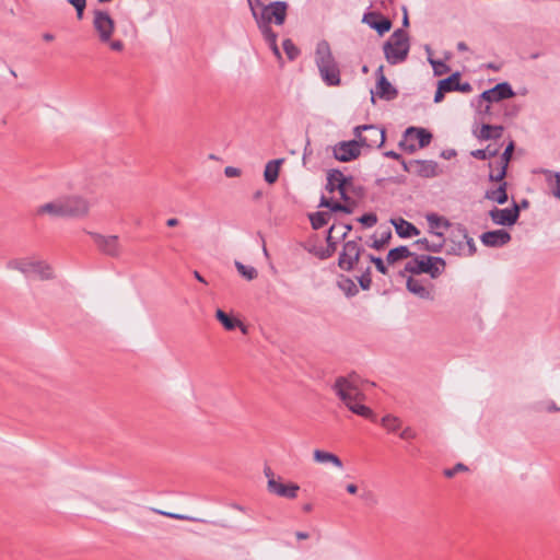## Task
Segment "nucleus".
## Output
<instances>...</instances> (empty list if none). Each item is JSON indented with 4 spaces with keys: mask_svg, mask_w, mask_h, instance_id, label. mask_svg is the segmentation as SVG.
Returning <instances> with one entry per match:
<instances>
[{
    "mask_svg": "<svg viewBox=\"0 0 560 560\" xmlns=\"http://www.w3.org/2000/svg\"><path fill=\"white\" fill-rule=\"evenodd\" d=\"M252 14L258 28L277 58H280V48L277 45L278 35L271 30V23L280 25V1L265 3L262 0H247Z\"/></svg>",
    "mask_w": 560,
    "mask_h": 560,
    "instance_id": "nucleus-1",
    "label": "nucleus"
},
{
    "mask_svg": "<svg viewBox=\"0 0 560 560\" xmlns=\"http://www.w3.org/2000/svg\"><path fill=\"white\" fill-rule=\"evenodd\" d=\"M332 390L350 411L360 417L374 420L375 415L373 410L363 405L365 399L364 393L353 380L346 376L337 377L332 385Z\"/></svg>",
    "mask_w": 560,
    "mask_h": 560,
    "instance_id": "nucleus-2",
    "label": "nucleus"
},
{
    "mask_svg": "<svg viewBox=\"0 0 560 560\" xmlns=\"http://www.w3.org/2000/svg\"><path fill=\"white\" fill-rule=\"evenodd\" d=\"M315 61L320 77L327 85L336 86L340 84V71L327 42L322 40L317 44Z\"/></svg>",
    "mask_w": 560,
    "mask_h": 560,
    "instance_id": "nucleus-3",
    "label": "nucleus"
},
{
    "mask_svg": "<svg viewBox=\"0 0 560 560\" xmlns=\"http://www.w3.org/2000/svg\"><path fill=\"white\" fill-rule=\"evenodd\" d=\"M410 50L409 36L402 28H397L383 45L386 61L392 65L402 63Z\"/></svg>",
    "mask_w": 560,
    "mask_h": 560,
    "instance_id": "nucleus-4",
    "label": "nucleus"
},
{
    "mask_svg": "<svg viewBox=\"0 0 560 560\" xmlns=\"http://www.w3.org/2000/svg\"><path fill=\"white\" fill-rule=\"evenodd\" d=\"M352 192L361 194V188H355L353 180H351V185H343L336 190L338 197L335 195L331 197L322 196L319 207L328 208L331 212L340 211L350 214L358 205L357 200L351 196Z\"/></svg>",
    "mask_w": 560,
    "mask_h": 560,
    "instance_id": "nucleus-5",
    "label": "nucleus"
},
{
    "mask_svg": "<svg viewBox=\"0 0 560 560\" xmlns=\"http://www.w3.org/2000/svg\"><path fill=\"white\" fill-rule=\"evenodd\" d=\"M404 270L412 275L428 273L435 279L445 270V260L435 256L415 255Z\"/></svg>",
    "mask_w": 560,
    "mask_h": 560,
    "instance_id": "nucleus-6",
    "label": "nucleus"
},
{
    "mask_svg": "<svg viewBox=\"0 0 560 560\" xmlns=\"http://www.w3.org/2000/svg\"><path fill=\"white\" fill-rule=\"evenodd\" d=\"M432 135L424 128L408 127L399 141V147L408 152L413 153L418 149L425 148L430 144Z\"/></svg>",
    "mask_w": 560,
    "mask_h": 560,
    "instance_id": "nucleus-7",
    "label": "nucleus"
},
{
    "mask_svg": "<svg viewBox=\"0 0 560 560\" xmlns=\"http://www.w3.org/2000/svg\"><path fill=\"white\" fill-rule=\"evenodd\" d=\"M360 147L380 148L385 142V130L374 125H363L354 128Z\"/></svg>",
    "mask_w": 560,
    "mask_h": 560,
    "instance_id": "nucleus-8",
    "label": "nucleus"
},
{
    "mask_svg": "<svg viewBox=\"0 0 560 560\" xmlns=\"http://www.w3.org/2000/svg\"><path fill=\"white\" fill-rule=\"evenodd\" d=\"M8 268L19 270L26 277L37 275L43 280L52 278L51 268L43 261L11 260L8 262Z\"/></svg>",
    "mask_w": 560,
    "mask_h": 560,
    "instance_id": "nucleus-9",
    "label": "nucleus"
},
{
    "mask_svg": "<svg viewBox=\"0 0 560 560\" xmlns=\"http://www.w3.org/2000/svg\"><path fill=\"white\" fill-rule=\"evenodd\" d=\"M93 15V27L98 35L100 42L109 43L115 31L114 20L108 12L103 10H95Z\"/></svg>",
    "mask_w": 560,
    "mask_h": 560,
    "instance_id": "nucleus-10",
    "label": "nucleus"
},
{
    "mask_svg": "<svg viewBox=\"0 0 560 560\" xmlns=\"http://www.w3.org/2000/svg\"><path fill=\"white\" fill-rule=\"evenodd\" d=\"M63 218H83L89 213L90 203L80 196L61 198Z\"/></svg>",
    "mask_w": 560,
    "mask_h": 560,
    "instance_id": "nucleus-11",
    "label": "nucleus"
},
{
    "mask_svg": "<svg viewBox=\"0 0 560 560\" xmlns=\"http://www.w3.org/2000/svg\"><path fill=\"white\" fill-rule=\"evenodd\" d=\"M89 234L93 238L98 250L104 255L114 258H118L121 255L122 247L119 243V237L117 235L106 236L95 232H90Z\"/></svg>",
    "mask_w": 560,
    "mask_h": 560,
    "instance_id": "nucleus-12",
    "label": "nucleus"
},
{
    "mask_svg": "<svg viewBox=\"0 0 560 560\" xmlns=\"http://www.w3.org/2000/svg\"><path fill=\"white\" fill-rule=\"evenodd\" d=\"M362 247L357 241H349L343 244L342 252L339 255L338 266L346 271L353 269L359 261Z\"/></svg>",
    "mask_w": 560,
    "mask_h": 560,
    "instance_id": "nucleus-13",
    "label": "nucleus"
},
{
    "mask_svg": "<svg viewBox=\"0 0 560 560\" xmlns=\"http://www.w3.org/2000/svg\"><path fill=\"white\" fill-rule=\"evenodd\" d=\"M514 96V92L508 82L498 83L492 89L482 92L479 97L486 103H499L502 100Z\"/></svg>",
    "mask_w": 560,
    "mask_h": 560,
    "instance_id": "nucleus-14",
    "label": "nucleus"
},
{
    "mask_svg": "<svg viewBox=\"0 0 560 560\" xmlns=\"http://www.w3.org/2000/svg\"><path fill=\"white\" fill-rule=\"evenodd\" d=\"M360 144L358 140L339 142L334 147V155L341 162H349L360 155Z\"/></svg>",
    "mask_w": 560,
    "mask_h": 560,
    "instance_id": "nucleus-15",
    "label": "nucleus"
},
{
    "mask_svg": "<svg viewBox=\"0 0 560 560\" xmlns=\"http://www.w3.org/2000/svg\"><path fill=\"white\" fill-rule=\"evenodd\" d=\"M489 215L493 223L498 225H512L517 221L520 217V207L516 203H514L513 208L511 209L493 208L489 212Z\"/></svg>",
    "mask_w": 560,
    "mask_h": 560,
    "instance_id": "nucleus-16",
    "label": "nucleus"
},
{
    "mask_svg": "<svg viewBox=\"0 0 560 560\" xmlns=\"http://www.w3.org/2000/svg\"><path fill=\"white\" fill-rule=\"evenodd\" d=\"M411 166L413 168V175L422 178H432L441 174L439 164L432 160H413Z\"/></svg>",
    "mask_w": 560,
    "mask_h": 560,
    "instance_id": "nucleus-17",
    "label": "nucleus"
},
{
    "mask_svg": "<svg viewBox=\"0 0 560 560\" xmlns=\"http://www.w3.org/2000/svg\"><path fill=\"white\" fill-rule=\"evenodd\" d=\"M383 69H384V67L380 66L376 71L377 75H378L377 84H376V95L380 98L390 101L397 96L398 92L390 84V82L385 78V75L383 73Z\"/></svg>",
    "mask_w": 560,
    "mask_h": 560,
    "instance_id": "nucleus-18",
    "label": "nucleus"
},
{
    "mask_svg": "<svg viewBox=\"0 0 560 560\" xmlns=\"http://www.w3.org/2000/svg\"><path fill=\"white\" fill-rule=\"evenodd\" d=\"M480 240L488 247H501L510 242L511 235L504 230H494L483 233Z\"/></svg>",
    "mask_w": 560,
    "mask_h": 560,
    "instance_id": "nucleus-19",
    "label": "nucleus"
},
{
    "mask_svg": "<svg viewBox=\"0 0 560 560\" xmlns=\"http://www.w3.org/2000/svg\"><path fill=\"white\" fill-rule=\"evenodd\" d=\"M407 289L412 294L417 295L418 298L422 300H433V285L428 284L425 285L421 280L409 277L407 279Z\"/></svg>",
    "mask_w": 560,
    "mask_h": 560,
    "instance_id": "nucleus-20",
    "label": "nucleus"
},
{
    "mask_svg": "<svg viewBox=\"0 0 560 560\" xmlns=\"http://www.w3.org/2000/svg\"><path fill=\"white\" fill-rule=\"evenodd\" d=\"M433 240L421 238L415 242V246L418 250H427L432 253H439L443 248L445 237L442 232H432Z\"/></svg>",
    "mask_w": 560,
    "mask_h": 560,
    "instance_id": "nucleus-21",
    "label": "nucleus"
},
{
    "mask_svg": "<svg viewBox=\"0 0 560 560\" xmlns=\"http://www.w3.org/2000/svg\"><path fill=\"white\" fill-rule=\"evenodd\" d=\"M468 232L466 228L462 224H456L453 226L450 235V241L454 243V246L451 247V252L457 255H463L465 253L464 241L467 238Z\"/></svg>",
    "mask_w": 560,
    "mask_h": 560,
    "instance_id": "nucleus-22",
    "label": "nucleus"
},
{
    "mask_svg": "<svg viewBox=\"0 0 560 560\" xmlns=\"http://www.w3.org/2000/svg\"><path fill=\"white\" fill-rule=\"evenodd\" d=\"M513 151H514V142L511 141L499 159V174H494V172H490V174H489V179L491 182H502L504 179V177L506 175L508 165L512 158Z\"/></svg>",
    "mask_w": 560,
    "mask_h": 560,
    "instance_id": "nucleus-23",
    "label": "nucleus"
},
{
    "mask_svg": "<svg viewBox=\"0 0 560 560\" xmlns=\"http://www.w3.org/2000/svg\"><path fill=\"white\" fill-rule=\"evenodd\" d=\"M351 180L352 178L346 177L342 172L332 170L327 175L326 189L334 196L343 185H351Z\"/></svg>",
    "mask_w": 560,
    "mask_h": 560,
    "instance_id": "nucleus-24",
    "label": "nucleus"
},
{
    "mask_svg": "<svg viewBox=\"0 0 560 560\" xmlns=\"http://www.w3.org/2000/svg\"><path fill=\"white\" fill-rule=\"evenodd\" d=\"M545 178L549 192L560 200V173L550 170L538 171Z\"/></svg>",
    "mask_w": 560,
    "mask_h": 560,
    "instance_id": "nucleus-25",
    "label": "nucleus"
},
{
    "mask_svg": "<svg viewBox=\"0 0 560 560\" xmlns=\"http://www.w3.org/2000/svg\"><path fill=\"white\" fill-rule=\"evenodd\" d=\"M504 128L502 126H493L490 124H482L479 131L475 132L476 137L480 140L499 139L503 135Z\"/></svg>",
    "mask_w": 560,
    "mask_h": 560,
    "instance_id": "nucleus-26",
    "label": "nucleus"
},
{
    "mask_svg": "<svg viewBox=\"0 0 560 560\" xmlns=\"http://www.w3.org/2000/svg\"><path fill=\"white\" fill-rule=\"evenodd\" d=\"M313 457H314V460L317 463L331 464L339 469L343 468V464H342L341 459L332 453L322 451V450H315L313 452Z\"/></svg>",
    "mask_w": 560,
    "mask_h": 560,
    "instance_id": "nucleus-27",
    "label": "nucleus"
},
{
    "mask_svg": "<svg viewBox=\"0 0 560 560\" xmlns=\"http://www.w3.org/2000/svg\"><path fill=\"white\" fill-rule=\"evenodd\" d=\"M215 318L223 325L226 330H233L240 326L244 334L247 332V328L238 319L229 316L224 311L220 308H218L215 312Z\"/></svg>",
    "mask_w": 560,
    "mask_h": 560,
    "instance_id": "nucleus-28",
    "label": "nucleus"
},
{
    "mask_svg": "<svg viewBox=\"0 0 560 560\" xmlns=\"http://www.w3.org/2000/svg\"><path fill=\"white\" fill-rule=\"evenodd\" d=\"M392 222L395 226L396 233L400 237H411L420 233L419 230L412 223L401 218L398 220H393Z\"/></svg>",
    "mask_w": 560,
    "mask_h": 560,
    "instance_id": "nucleus-29",
    "label": "nucleus"
},
{
    "mask_svg": "<svg viewBox=\"0 0 560 560\" xmlns=\"http://www.w3.org/2000/svg\"><path fill=\"white\" fill-rule=\"evenodd\" d=\"M377 15L370 13L365 14L363 21L366 22L372 28L377 31L380 35L388 32L392 27V23L388 19L381 18L378 21H371L372 19H376Z\"/></svg>",
    "mask_w": 560,
    "mask_h": 560,
    "instance_id": "nucleus-30",
    "label": "nucleus"
},
{
    "mask_svg": "<svg viewBox=\"0 0 560 560\" xmlns=\"http://www.w3.org/2000/svg\"><path fill=\"white\" fill-rule=\"evenodd\" d=\"M36 213L37 214L47 213L52 217H62L63 218L61 198H58L51 202H47L45 205L39 206L37 208Z\"/></svg>",
    "mask_w": 560,
    "mask_h": 560,
    "instance_id": "nucleus-31",
    "label": "nucleus"
},
{
    "mask_svg": "<svg viewBox=\"0 0 560 560\" xmlns=\"http://www.w3.org/2000/svg\"><path fill=\"white\" fill-rule=\"evenodd\" d=\"M280 174V159H273L266 164L264 179L268 184L277 182Z\"/></svg>",
    "mask_w": 560,
    "mask_h": 560,
    "instance_id": "nucleus-32",
    "label": "nucleus"
},
{
    "mask_svg": "<svg viewBox=\"0 0 560 560\" xmlns=\"http://www.w3.org/2000/svg\"><path fill=\"white\" fill-rule=\"evenodd\" d=\"M500 183L501 184L497 189L488 190L486 192V198L491 201L498 202L499 205H503L508 201L509 198L506 192L508 184L504 180Z\"/></svg>",
    "mask_w": 560,
    "mask_h": 560,
    "instance_id": "nucleus-33",
    "label": "nucleus"
},
{
    "mask_svg": "<svg viewBox=\"0 0 560 560\" xmlns=\"http://www.w3.org/2000/svg\"><path fill=\"white\" fill-rule=\"evenodd\" d=\"M409 257H413V254L409 250V248L407 246H399L388 252L386 260L387 264L394 265L395 262Z\"/></svg>",
    "mask_w": 560,
    "mask_h": 560,
    "instance_id": "nucleus-34",
    "label": "nucleus"
},
{
    "mask_svg": "<svg viewBox=\"0 0 560 560\" xmlns=\"http://www.w3.org/2000/svg\"><path fill=\"white\" fill-rule=\"evenodd\" d=\"M427 222L430 226V233L439 232L438 230L441 228H450L451 223L443 217H440L436 213H428L425 215Z\"/></svg>",
    "mask_w": 560,
    "mask_h": 560,
    "instance_id": "nucleus-35",
    "label": "nucleus"
},
{
    "mask_svg": "<svg viewBox=\"0 0 560 560\" xmlns=\"http://www.w3.org/2000/svg\"><path fill=\"white\" fill-rule=\"evenodd\" d=\"M331 211H319L310 215V220L314 230H318L326 225L330 220Z\"/></svg>",
    "mask_w": 560,
    "mask_h": 560,
    "instance_id": "nucleus-36",
    "label": "nucleus"
},
{
    "mask_svg": "<svg viewBox=\"0 0 560 560\" xmlns=\"http://www.w3.org/2000/svg\"><path fill=\"white\" fill-rule=\"evenodd\" d=\"M234 266L237 272L247 281H252L257 278L258 272L255 267L244 265L243 262L235 260Z\"/></svg>",
    "mask_w": 560,
    "mask_h": 560,
    "instance_id": "nucleus-37",
    "label": "nucleus"
},
{
    "mask_svg": "<svg viewBox=\"0 0 560 560\" xmlns=\"http://www.w3.org/2000/svg\"><path fill=\"white\" fill-rule=\"evenodd\" d=\"M381 424L388 431V432H396L401 427V421L398 417L393 415H386L382 418Z\"/></svg>",
    "mask_w": 560,
    "mask_h": 560,
    "instance_id": "nucleus-38",
    "label": "nucleus"
},
{
    "mask_svg": "<svg viewBox=\"0 0 560 560\" xmlns=\"http://www.w3.org/2000/svg\"><path fill=\"white\" fill-rule=\"evenodd\" d=\"M264 474L268 478V490L277 495H280V481L275 478V474L269 466H265Z\"/></svg>",
    "mask_w": 560,
    "mask_h": 560,
    "instance_id": "nucleus-39",
    "label": "nucleus"
},
{
    "mask_svg": "<svg viewBox=\"0 0 560 560\" xmlns=\"http://www.w3.org/2000/svg\"><path fill=\"white\" fill-rule=\"evenodd\" d=\"M499 153L498 148H492L488 145L486 149H478L471 152V155L478 160H488L497 156Z\"/></svg>",
    "mask_w": 560,
    "mask_h": 560,
    "instance_id": "nucleus-40",
    "label": "nucleus"
},
{
    "mask_svg": "<svg viewBox=\"0 0 560 560\" xmlns=\"http://www.w3.org/2000/svg\"><path fill=\"white\" fill-rule=\"evenodd\" d=\"M460 79L459 72H455L451 74L448 78L439 81L442 85V90H446L447 92L456 91V85L458 84Z\"/></svg>",
    "mask_w": 560,
    "mask_h": 560,
    "instance_id": "nucleus-41",
    "label": "nucleus"
},
{
    "mask_svg": "<svg viewBox=\"0 0 560 560\" xmlns=\"http://www.w3.org/2000/svg\"><path fill=\"white\" fill-rule=\"evenodd\" d=\"M492 103H486L485 101H481L480 97L478 98V112L481 115L483 120H491L492 119Z\"/></svg>",
    "mask_w": 560,
    "mask_h": 560,
    "instance_id": "nucleus-42",
    "label": "nucleus"
},
{
    "mask_svg": "<svg viewBox=\"0 0 560 560\" xmlns=\"http://www.w3.org/2000/svg\"><path fill=\"white\" fill-rule=\"evenodd\" d=\"M282 48L290 60H294L300 55V49L290 39L282 42Z\"/></svg>",
    "mask_w": 560,
    "mask_h": 560,
    "instance_id": "nucleus-43",
    "label": "nucleus"
},
{
    "mask_svg": "<svg viewBox=\"0 0 560 560\" xmlns=\"http://www.w3.org/2000/svg\"><path fill=\"white\" fill-rule=\"evenodd\" d=\"M300 487L296 483H282V497L294 499L298 495Z\"/></svg>",
    "mask_w": 560,
    "mask_h": 560,
    "instance_id": "nucleus-44",
    "label": "nucleus"
},
{
    "mask_svg": "<svg viewBox=\"0 0 560 560\" xmlns=\"http://www.w3.org/2000/svg\"><path fill=\"white\" fill-rule=\"evenodd\" d=\"M392 237V233L390 231H386L384 233H382L381 237L380 238H375L373 241V244H372V247L375 248V249H382L385 247V245L388 243V241L390 240Z\"/></svg>",
    "mask_w": 560,
    "mask_h": 560,
    "instance_id": "nucleus-45",
    "label": "nucleus"
},
{
    "mask_svg": "<svg viewBox=\"0 0 560 560\" xmlns=\"http://www.w3.org/2000/svg\"><path fill=\"white\" fill-rule=\"evenodd\" d=\"M429 62L433 67L434 73L436 75H442V74H444L445 72L448 71L447 65L445 62H443V61L434 60V59L429 58Z\"/></svg>",
    "mask_w": 560,
    "mask_h": 560,
    "instance_id": "nucleus-46",
    "label": "nucleus"
},
{
    "mask_svg": "<svg viewBox=\"0 0 560 560\" xmlns=\"http://www.w3.org/2000/svg\"><path fill=\"white\" fill-rule=\"evenodd\" d=\"M70 4H72L77 11V16L79 20L83 18V12L86 7V0H68Z\"/></svg>",
    "mask_w": 560,
    "mask_h": 560,
    "instance_id": "nucleus-47",
    "label": "nucleus"
},
{
    "mask_svg": "<svg viewBox=\"0 0 560 560\" xmlns=\"http://www.w3.org/2000/svg\"><path fill=\"white\" fill-rule=\"evenodd\" d=\"M358 221L364 226L371 228L377 222V217L374 213L363 214L358 219Z\"/></svg>",
    "mask_w": 560,
    "mask_h": 560,
    "instance_id": "nucleus-48",
    "label": "nucleus"
},
{
    "mask_svg": "<svg viewBox=\"0 0 560 560\" xmlns=\"http://www.w3.org/2000/svg\"><path fill=\"white\" fill-rule=\"evenodd\" d=\"M465 245V253L463 255L472 256L476 253V245L475 242L469 235H467V238L464 241Z\"/></svg>",
    "mask_w": 560,
    "mask_h": 560,
    "instance_id": "nucleus-49",
    "label": "nucleus"
},
{
    "mask_svg": "<svg viewBox=\"0 0 560 560\" xmlns=\"http://www.w3.org/2000/svg\"><path fill=\"white\" fill-rule=\"evenodd\" d=\"M370 258H371V261L375 265V268L377 269V271H380L383 275L387 273V267L385 266L382 258L374 257V256H371Z\"/></svg>",
    "mask_w": 560,
    "mask_h": 560,
    "instance_id": "nucleus-50",
    "label": "nucleus"
},
{
    "mask_svg": "<svg viewBox=\"0 0 560 560\" xmlns=\"http://www.w3.org/2000/svg\"><path fill=\"white\" fill-rule=\"evenodd\" d=\"M464 470H467V467L464 465V464H457L455 465L453 468H450V469H446L444 471V475L447 477V478H452L454 477L458 471H464Z\"/></svg>",
    "mask_w": 560,
    "mask_h": 560,
    "instance_id": "nucleus-51",
    "label": "nucleus"
},
{
    "mask_svg": "<svg viewBox=\"0 0 560 560\" xmlns=\"http://www.w3.org/2000/svg\"><path fill=\"white\" fill-rule=\"evenodd\" d=\"M155 512H158L162 515L168 516L171 518H175V520L197 521L196 518L189 517L187 515L178 514V513H170V512H163V511H158V510H155Z\"/></svg>",
    "mask_w": 560,
    "mask_h": 560,
    "instance_id": "nucleus-52",
    "label": "nucleus"
},
{
    "mask_svg": "<svg viewBox=\"0 0 560 560\" xmlns=\"http://www.w3.org/2000/svg\"><path fill=\"white\" fill-rule=\"evenodd\" d=\"M399 436L402 440H413L416 438V432L410 427H407L400 432Z\"/></svg>",
    "mask_w": 560,
    "mask_h": 560,
    "instance_id": "nucleus-53",
    "label": "nucleus"
},
{
    "mask_svg": "<svg viewBox=\"0 0 560 560\" xmlns=\"http://www.w3.org/2000/svg\"><path fill=\"white\" fill-rule=\"evenodd\" d=\"M241 173H242L241 170L237 167H234V166H226L224 168V175L226 177H237L241 175Z\"/></svg>",
    "mask_w": 560,
    "mask_h": 560,
    "instance_id": "nucleus-54",
    "label": "nucleus"
},
{
    "mask_svg": "<svg viewBox=\"0 0 560 560\" xmlns=\"http://www.w3.org/2000/svg\"><path fill=\"white\" fill-rule=\"evenodd\" d=\"M335 250H336V245H328L327 248L323 249V254H318V257L320 259H326V258L330 257Z\"/></svg>",
    "mask_w": 560,
    "mask_h": 560,
    "instance_id": "nucleus-55",
    "label": "nucleus"
},
{
    "mask_svg": "<svg viewBox=\"0 0 560 560\" xmlns=\"http://www.w3.org/2000/svg\"><path fill=\"white\" fill-rule=\"evenodd\" d=\"M472 88L469 82L462 83L460 81L456 85V91L463 92V93H469L471 92Z\"/></svg>",
    "mask_w": 560,
    "mask_h": 560,
    "instance_id": "nucleus-56",
    "label": "nucleus"
},
{
    "mask_svg": "<svg viewBox=\"0 0 560 560\" xmlns=\"http://www.w3.org/2000/svg\"><path fill=\"white\" fill-rule=\"evenodd\" d=\"M110 47L112 50L114 51H121L124 49V44L121 40H109V43H107Z\"/></svg>",
    "mask_w": 560,
    "mask_h": 560,
    "instance_id": "nucleus-57",
    "label": "nucleus"
},
{
    "mask_svg": "<svg viewBox=\"0 0 560 560\" xmlns=\"http://www.w3.org/2000/svg\"><path fill=\"white\" fill-rule=\"evenodd\" d=\"M446 92H447L446 90H442V85L439 83L438 90L434 95V102L435 103L442 102L444 98V93H446Z\"/></svg>",
    "mask_w": 560,
    "mask_h": 560,
    "instance_id": "nucleus-58",
    "label": "nucleus"
},
{
    "mask_svg": "<svg viewBox=\"0 0 560 560\" xmlns=\"http://www.w3.org/2000/svg\"><path fill=\"white\" fill-rule=\"evenodd\" d=\"M412 164H413V160H411L409 162L401 160V165H402L404 170L410 174H413V168L411 166Z\"/></svg>",
    "mask_w": 560,
    "mask_h": 560,
    "instance_id": "nucleus-59",
    "label": "nucleus"
},
{
    "mask_svg": "<svg viewBox=\"0 0 560 560\" xmlns=\"http://www.w3.org/2000/svg\"><path fill=\"white\" fill-rule=\"evenodd\" d=\"M384 155L386 158H390V159H394V160H401V155L399 153L395 152V151H386L384 153Z\"/></svg>",
    "mask_w": 560,
    "mask_h": 560,
    "instance_id": "nucleus-60",
    "label": "nucleus"
},
{
    "mask_svg": "<svg viewBox=\"0 0 560 560\" xmlns=\"http://www.w3.org/2000/svg\"><path fill=\"white\" fill-rule=\"evenodd\" d=\"M336 229H337V226H336V225H332V226L329 229V231H328V235H327V244H328V245H336V243H335V242H332V235H331V234H332V232H334Z\"/></svg>",
    "mask_w": 560,
    "mask_h": 560,
    "instance_id": "nucleus-61",
    "label": "nucleus"
},
{
    "mask_svg": "<svg viewBox=\"0 0 560 560\" xmlns=\"http://www.w3.org/2000/svg\"><path fill=\"white\" fill-rule=\"evenodd\" d=\"M489 167L491 168L490 172H494V174H499V161L490 162Z\"/></svg>",
    "mask_w": 560,
    "mask_h": 560,
    "instance_id": "nucleus-62",
    "label": "nucleus"
},
{
    "mask_svg": "<svg viewBox=\"0 0 560 560\" xmlns=\"http://www.w3.org/2000/svg\"><path fill=\"white\" fill-rule=\"evenodd\" d=\"M346 489L350 494H355L358 492V487L354 483H349Z\"/></svg>",
    "mask_w": 560,
    "mask_h": 560,
    "instance_id": "nucleus-63",
    "label": "nucleus"
},
{
    "mask_svg": "<svg viewBox=\"0 0 560 560\" xmlns=\"http://www.w3.org/2000/svg\"><path fill=\"white\" fill-rule=\"evenodd\" d=\"M178 223H179V221L176 218H171L166 221V225L170 228H174V226L178 225Z\"/></svg>",
    "mask_w": 560,
    "mask_h": 560,
    "instance_id": "nucleus-64",
    "label": "nucleus"
}]
</instances>
